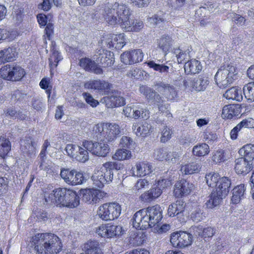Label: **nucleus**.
<instances>
[{"label": "nucleus", "instance_id": "obj_54", "mask_svg": "<svg viewBox=\"0 0 254 254\" xmlns=\"http://www.w3.org/2000/svg\"><path fill=\"white\" fill-rule=\"evenodd\" d=\"M75 159L79 162H85L89 159L88 150L83 146L79 147V150H77Z\"/></svg>", "mask_w": 254, "mask_h": 254}, {"label": "nucleus", "instance_id": "obj_57", "mask_svg": "<svg viewBox=\"0 0 254 254\" xmlns=\"http://www.w3.org/2000/svg\"><path fill=\"white\" fill-rule=\"evenodd\" d=\"M72 198H69L68 207L69 208H74L77 207L80 203L79 196L77 193L72 190Z\"/></svg>", "mask_w": 254, "mask_h": 254}, {"label": "nucleus", "instance_id": "obj_2", "mask_svg": "<svg viewBox=\"0 0 254 254\" xmlns=\"http://www.w3.org/2000/svg\"><path fill=\"white\" fill-rule=\"evenodd\" d=\"M34 249L39 254H57L62 251L60 239L52 233H38L32 238Z\"/></svg>", "mask_w": 254, "mask_h": 254}, {"label": "nucleus", "instance_id": "obj_11", "mask_svg": "<svg viewBox=\"0 0 254 254\" xmlns=\"http://www.w3.org/2000/svg\"><path fill=\"white\" fill-rule=\"evenodd\" d=\"M170 242L174 247L184 248L190 246L192 243V236L186 231H176L170 235Z\"/></svg>", "mask_w": 254, "mask_h": 254}, {"label": "nucleus", "instance_id": "obj_23", "mask_svg": "<svg viewBox=\"0 0 254 254\" xmlns=\"http://www.w3.org/2000/svg\"><path fill=\"white\" fill-rule=\"evenodd\" d=\"M156 89L168 100H173L177 96L175 88L168 83L161 82L158 84Z\"/></svg>", "mask_w": 254, "mask_h": 254}, {"label": "nucleus", "instance_id": "obj_4", "mask_svg": "<svg viewBox=\"0 0 254 254\" xmlns=\"http://www.w3.org/2000/svg\"><path fill=\"white\" fill-rule=\"evenodd\" d=\"M93 131L97 136L103 137L109 142L116 139L121 133L119 125L116 123H100L95 125Z\"/></svg>", "mask_w": 254, "mask_h": 254}, {"label": "nucleus", "instance_id": "obj_52", "mask_svg": "<svg viewBox=\"0 0 254 254\" xmlns=\"http://www.w3.org/2000/svg\"><path fill=\"white\" fill-rule=\"evenodd\" d=\"M205 179L206 183L209 187L215 188L221 178L218 173H210L206 175Z\"/></svg>", "mask_w": 254, "mask_h": 254}, {"label": "nucleus", "instance_id": "obj_55", "mask_svg": "<svg viewBox=\"0 0 254 254\" xmlns=\"http://www.w3.org/2000/svg\"><path fill=\"white\" fill-rule=\"evenodd\" d=\"M79 146L74 144H68L65 147V151L68 156L75 159Z\"/></svg>", "mask_w": 254, "mask_h": 254}, {"label": "nucleus", "instance_id": "obj_12", "mask_svg": "<svg viewBox=\"0 0 254 254\" xmlns=\"http://www.w3.org/2000/svg\"><path fill=\"white\" fill-rule=\"evenodd\" d=\"M80 191L82 200L90 204L99 203L106 195L105 192L94 189L81 190Z\"/></svg>", "mask_w": 254, "mask_h": 254}, {"label": "nucleus", "instance_id": "obj_13", "mask_svg": "<svg viewBox=\"0 0 254 254\" xmlns=\"http://www.w3.org/2000/svg\"><path fill=\"white\" fill-rule=\"evenodd\" d=\"M124 230L121 226L102 224L96 228V233L103 238H112L123 234Z\"/></svg>", "mask_w": 254, "mask_h": 254}, {"label": "nucleus", "instance_id": "obj_7", "mask_svg": "<svg viewBox=\"0 0 254 254\" xmlns=\"http://www.w3.org/2000/svg\"><path fill=\"white\" fill-rule=\"evenodd\" d=\"M121 212L120 205L117 202L105 203L100 205L97 210V215L104 221L113 220L119 217Z\"/></svg>", "mask_w": 254, "mask_h": 254}, {"label": "nucleus", "instance_id": "obj_35", "mask_svg": "<svg viewBox=\"0 0 254 254\" xmlns=\"http://www.w3.org/2000/svg\"><path fill=\"white\" fill-rule=\"evenodd\" d=\"M201 168L200 163L196 162H190L182 164L180 171L185 175H190L198 173Z\"/></svg>", "mask_w": 254, "mask_h": 254}, {"label": "nucleus", "instance_id": "obj_18", "mask_svg": "<svg viewBox=\"0 0 254 254\" xmlns=\"http://www.w3.org/2000/svg\"><path fill=\"white\" fill-rule=\"evenodd\" d=\"M84 86L87 89L96 90L102 94H107L112 85L105 80H94L86 82Z\"/></svg>", "mask_w": 254, "mask_h": 254}, {"label": "nucleus", "instance_id": "obj_42", "mask_svg": "<svg viewBox=\"0 0 254 254\" xmlns=\"http://www.w3.org/2000/svg\"><path fill=\"white\" fill-rule=\"evenodd\" d=\"M132 156L131 152L130 150L126 148L117 149L115 154L113 155L112 158L115 160L124 161L129 160Z\"/></svg>", "mask_w": 254, "mask_h": 254}, {"label": "nucleus", "instance_id": "obj_45", "mask_svg": "<svg viewBox=\"0 0 254 254\" xmlns=\"http://www.w3.org/2000/svg\"><path fill=\"white\" fill-rule=\"evenodd\" d=\"M10 141L4 136H0V156L4 157L11 150Z\"/></svg>", "mask_w": 254, "mask_h": 254}, {"label": "nucleus", "instance_id": "obj_61", "mask_svg": "<svg viewBox=\"0 0 254 254\" xmlns=\"http://www.w3.org/2000/svg\"><path fill=\"white\" fill-rule=\"evenodd\" d=\"M213 8L212 4H210L209 6L205 4V6L200 7L195 12V14L199 17V19H203L205 17V14L208 11H209L211 9Z\"/></svg>", "mask_w": 254, "mask_h": 254}, {"label": "nucleus", "instance_id": "obj_46", "mask_svg": "<svg viewBox=\"0 0 254 254\" xmlns=\"http://www.w3.org/2000/svg\"><path fill=\"white\" fill-rule=\"evenodd\" d=\"M195 235H198L202 237L210 238L213 236L214 231L212 228L208 227L202 229L201 227H196L193 228Z\"/></svg>", "mask_w": 254, "mask_h": 254}, {"label": "nucleus", "instance_id": "obj_3", "mask_svg": "<svg viewBox=\"0 0 254 254\" xmlns=\"http://www.w3.org/2000/svg\"><path fill=\"white\" fill-rule=\"evenodd\" d=\"M230 186V180L225 177L221 178L206 203L207 207L212 208L218 205L228 194Z\"/></svg>", "mask_w": 254, "mask_h": 254}, {"label": "nucleus", "instance_id": "obj_19", "mask_svg": "<svg viewBox=\"0 0 254 254\" xmlns=\"http://www.w3.org/2000/svg\"><path fill=\"white\" fill-rule=\"evenodd\" d=\"M208 78L206 76L199 75L192 79L184 81V85L187 87H191L197 91L204 90L209 84Z\"/></svg>", "mask_w": 254, "mask_h": 254}, {"label": "nucleus", "instance_id": "obj_50", "mask_svg": "<svg viewBox=\"0 0 254 254\" xmlns=\"http://www.w3.org/2000/svg\"><path fill=\"white\" fill-rule=\"evenodd\" d=\"M12 64L2 66L0 69V76L7 80L12 81Z\"/></svg>", "mask_w": 254, "mask_h": 254}, {"label": "nucleus", "instance_id": "obj_20", "mask_svg": "<svg viewBox=\"0 0 254 254\" xmlns=\"http://www.w3.org/2000/svg\"><path fill=\"white\" fill-rule=\"evenodd\" d=\"M132 176L143 177L152 172V166L147 161H138L131 170Z\"/></svg>", "mask_w": 254, "mask_h": 254}, {"label": "nucleus", "instance_id": "obj_47", "mask_svg": "<svg viewBox=\"0 0 254 254\" xmlns=\"http://www.w3.org/2000/svg\"><path fill=\"white\" fill-rule=\"evenodd\" d=\"M148 66L153 69L154 70L158 71L160 73H167L169 70V67L164 64H156L153 61H150L145 63Z\"/></svg>", "mask_w": 254, "mask_h": 254}, {"label": "nucleus", "instance_id": "obj_48", "mask_svg": "<svg viewBox=\"0 0 254 254\" xmlns=\"http://www.w3.org/2000/svg\"><path fill=\"white\" fill-rule=\"evenodd\" d=\"M24 69L18 65L12 64V81H19L25 75Z\"/></svg>", "mask_w": 254, "mask_h": 254}, {"label": "nucleus", "instance_id": "obj_36", "mask_svg": "<svg viewBox=\"0 0 254 254\" xmlns=\"http://www.w3.org/2000/svg\"><path fill=\"white\" fill-rule=\"evenodd\" d=\"M173 44V40L168 35H163L157 41V47L162 51L165 56L167 54Z\"/></svg>", "mask_w": 254, "mask_h": 254}, {"label": "nucleus", "instance_id": "obj_40", "mask_svg": "<svg viewBox=\"0 0 254 254\" xmlns=\"http://www.w3.org/2000/svg\"><path fill=\"white\" fill-rule=\"evenodd\" d=\"M239 153L243 158L252 162L254 159V145L250 143L244 145L239 149Z\"/></svg>", "mask_w": 254, "mask_h": 254}, {"label": "nucleus", "instance_id": "obj_22", "mask_svg": "<svg viewBox=\"0 0 254 254\" xmlns=\"http://www.w3.org/2000/svg\"><path fill=\"white\" fill-rule=\"evenodd\" d=\"M193 185L185 180L177 182L174 186V192L175 195L179 197L184 195L189 194L193 189Z\"/></svg>", "mask_w": 254, "mask_h": 254}, {"label": "nucleus", "instance_id": "obj_43", "mask_svg": "<svg viewBox=\"0 0 254 254\" xmlns=\"http://www.w3.org/2000/svg\"><path fill=\"white\" fill-rule=\"evenodd\" d=\"M51 51L52 55L49 58V62L51 67V72L52 73V70L57 66L58 63L62 60V58L60 53L54 46H53Z\"/></svg>", "mask_w": 254, "mask_h": 254}, {"label": "nucleus", "instance_id": "obj_38", "mask_svg": "<svg viewBox=\"0 0 254 254\" xmlns=\"http://www.w3.org/2000/svg\"><path fill=\"white\" fill-rule=\"evenodd\" d=\"M168 16L162 12L157 13L154 14L152 17H149L147 19L148 22L151 26H158L161 27L163 24L168 21Z\"/></svg>", "mask_w": 254, "mask_h": 254}, {"label": "nucleus", "instance_id": "obj_64", "mask_svg": "<svg viewBox=\"0 0 254 254\" xmlns=\"http://www.w3.org/2000/svg\"><path fill=\"white\" fill-rule=\"evenodd\" d=\"M133 140L130 137L123 136L120 140V145L123 148H131L133 144Z\"/></svg>", "mask_w": 254, "mask_h": 254}, {"label": "nucleus", "instance_id": "obj_8", "mask_svg": "<svg viewBox=\"0 0 254 254\" xmlns=\"http://www.w3.org/2000/svg\"><path fill=\"white\" fill-rule=\"evenodd\" d=\"M126 44V39L124 33L106 34L102 36L98 42L99 46L118 50L122 49Z\"/></svg>", "mask_w": 254, "mask_h": 254}, {"label": "nucleus", "instance_id": "obj_24", "mask_svg": "<svg viewBox=\"0 0 254 254\" xmlns=\"http://www.w3.org/2000/svg\"><path fill=\"white\" fill-rule=\"evenodd\" d=\"M234 168L238 174H247L253 168L252 162L243 157L239 158L235 161Z\"/></svg>", "mask_w": 254, "mask_h": 254}, {"label": "nucleus", "instance_id": "obj_32", "mask_svg": "<svg viewBox=\"0 0 254 254\" xmlns=\"http://www.w3.org/2000/svg\"><path fill=\"white\" fill-rule=\"evenodd\" d=\"M139 91L141 93L145 96L148 100L154 99L157 104H162L163 102L162 98L160 95L157 94L153 89L145 86H140Z\"/></svg>", "mask_w": 254, "mask_h": 254}, {"label": "nucleus", "instance_id": "obj_58", "mask_svg": "<svg viewBox=\"0 0 254 254\" xmlns=\"http://www.w3.org/2000/svg\"><path fill=\"white\" fill-rule=\"evenodd\" d=\"M226 160L224 155V151L222 150H218L214 153L212 160L215 163H220Z\"/></svg>", "mask_w": 254, "mask_h": 254}, {"label": "nucleus", "instance_id": "obj_17", "mask_svg": "<svg viewBox=\"0 0 254 254\" xmlns=\"http://www.w3.org/2000/svg\"><path fill=\"white\" fill-rule=\"evenodd\" d=\"M143 53L140 49L127 51L121 55V61L126 64H131L141 62Z\"/></svg>", "mask_w": 254, "mask_h": 254}, {"label": "nucleus", "instance_id": "obj_59", "mask_svg": "<svg viewBox=\"0 0 254 254\" xmlns=\"http://www.w3.org/2000/svg\"><path fill=\"white\" fill-rule=\"evenodd\" d=\"M172 133V132L170 128L166 126L164 127L161 130V142L165 143L169 140L171 137Z\"/></svg>", "mask_w": 254, "mask_h": 254}, {"label": "nucleus", "instance_id": "obj_44", "mask_svg": "<svg viewBox=\"0 0 254 254\" xmlns=\"http://www.w3.org/2000/svg\"><path fill=\"white\" fill-rule=\"evenodd\" d=\"M192 151L195 156H204L209 153V147L206 143L199 144L193 146Z\"/></svg>", "mask_w": 254, "mask_h": 254}, {"label": "nucleus", "instance_id": "obj_63", "mask_svg": "<svg viewBox=\"0 0 254 254\" xmlns=\"http://www.w3.org/2000/svg\"><path fill=\"white\" fill-rule=\"evenodd\" d=\"M191 219L194 222H198L203 219L202 213L201 212L200 209L196 207L191 212L190 215Z\"/></svg>", "mask_w": 254, "mask_h": 254}, {"label": "nucleus", "instance_id": "obj_27", "mask_svg": "<svg viewBox=\"0 0 254 254\" xmlns=\"http://www.w3.org/2000/svg\"><path fill=\"white\" fill-rule=\"evenodd\" d=\"M15 48L8 47L0 50V64L14 61L17 56Z\"/></svg>", "mask_w": 254, "mask_h": 254}, {"label": "nucleus", "instance_id": "obj_34", "mask_svg": "<svg viewBox=\"0 0 254 254\" xmlns=\"http://www.w3.org/2000/svg\"><path fill=\"white\" fill-rule=\"evenodd\" d=\"M186 204L182 200H179L169 206L168 214L170 217H174L181 213L185 210Z\"/></svg>", "mask_w": 254, "mask_h": 254}, {"label": "nucleus", "instance_id": "obj_16", "mask_svg": "<svg viewBox=\"0 0 254 254\" xmlns=\"http://www.w3.org/2000/svg\"><path fill=\"white\" fill-rule=\"evenodd\" d=\"M65 191L66 188H64L54 189L50 193L45 195V201L49 204L62 207Z\"/></svg>", "mask_w": 254, "mask_h": 254}, {"label": "nucleus", "instance_id": "obj_49", "mask_svg": "<svg viewBox=\"0 0 254 254\" xmlns=\"http://www.w3.org/2000/svg\"><path fill=\"white\" fill-rule=\"evenodd\" d=\"M149 117V112L146 109L136 107L133 111L132 118L134 119L142 118L146 120Z\"/></svg>", "mask_w": 254, "mask_h": 254}, {"label": "nucleus", "instance_id": "obj_29", "mask_svg": "<svg viewBox=\"0 0 254 254\" xmlns=\"http://www.w3.org/2000/svg\"><path fill=\"white\" fill-rule=\"evenodd\" d=\"M101 102L105 103L108 108H114L124 105L125 100L123 97L113 95L103 97Z\"/></svg>", "mask_w": 254, "mask_h": 254}, {"label": "nucleus", "instance_id": "obj_14", "mask_svg": "<svg viewBox=\"0 0 254 254\" xmlns=\"http://www.w3.org/2000/svg\"><path fill=\"white\" fill-rule=\"evenodd\" d=\"M101 49H97L94 55V59L98 64L104 67L112 66L114 63V54L111 51L105 50L101 46Z\"/></svg>", "mask_w": 254, "mask_h": 254}, {"label": "nucleus", "instance_id": "obj_33", "mask_svg": "<svg viewBox=\"0 0 254 254\" xmlns=\"http://www.w3.org/2000/svg\"><path fill=\"white\" fill-rule=\"evenodd\" d=\"M246 188L244 184L235 187L232 190L231 201L234 204L239 203L245 197Z\"/></svg>", "mask_w": 254, "mask_h": 254}, {"label": "nucleus", "instance_id": "obj_31", "mask_svg": "<svg viewBox=\"0 0 254 254\" xmlns=\"http://www.w3.org/2000/svg\"><path fill=\"white\" fill-rule=\"evenodd\" d=\"M241 110L239 105H227L223 107L222 117L224 119H232L233 117L238 116Z\"/></svg>", "mask_w": 254, "mask_h": 254}, {"label": "nucleus", "instance_id": "obj_15", "mask_svg": "<svg viewBox=\"0 0 254 254\" xmlns=\"http://www.w3.org/2000/svg\"><path fill=\"white\" fill-rule=\"evenodd\" d=\"M148 216L144 208L136 212L132 219L133 227L140 230L152 227Z\"/></svg>", "mask_w": 254, "mask_h": 254}, {"label": "nucleus", "instance_id": "obj_60", "mask_svg": "<svg viewBox=\"0 0 254 254\" xmlns=\"http://www.w3.org/2000/svg\"><path fill=\"white\" fill-rule=\"evenodd\" d=\"M175 53L176 54L178 62L181 63L183 61L189 57L190 50L188 49L183 51L180 49H178L175 51Z\"/></svg>", "mask_w": 254, "mask_h": 254}, {"label": "nucleus", "instance_id": "obj_56", "mask_svg": "<svg viewBox=\"0 0 254 254\" xmlns=\"http://www.w3.org/2000/svg\"><path fill=\"white\" fill-rule=\"evenodd\" d=\"M167 153L165 148H157L154 150L153 157L156 160L163 161L165 160Z\"/></svg>", "mask_w": 254, "mask_h": 254}, {"label": "nucleus", "instance_id": "obj_62", "mask_svg": "<svg viewBox=\"0 0 254 254\" xmlns=\"http://www.w3.org/2000/svg\"><path fill=\"white\" fill-rule=\"evenodd\" d=\"M82 96L86 102L92 107H96L98 104L99 102L94 99L92 96L88 93H83Z\"/></svg>", "mask_w": 254, "mask_h": 254}, {"label": "nucleus", "instance_id": "obj_10", "mask_svg": "<svg viewBox=\"0 0 254 254\" xmlns=\"http://www.w3.org/2000/svg\"><path fill=\"white\" fill-rule=\"evenodd\" d=\"M82 145L92 154L99 157H105L110 151L109 145L101 141L93 142L84 140L82 142Z\"/></svg>", "mask_w": 254, "mask_h": 254}, {"label": "nucleus", "instance_id": "obj_51", "mask_svg": "<svg viewBox=\"0 0 254 254\" xmlns=\"http://www.w3.org/2000/svg\"><path fill=\"white\" fill-rule=\"evenodd\" d=\"M243 92L246 98L251 101H254V81L244 86Z\"/></svg>", "mask_w": 254, "mask_h": 254}, {"label": "nucleus", "instance_id": "obj_9", "mask_svg": "<svg viewBox=\"0 0 254 254\" xmlns=\"http://www.w3.org/2000/svg\"><path fill=\"white\" fill-rule=\"evenodd\" d=\"M60 176L65 183L71 186L82 184L86 180L83 173L71 168H62Z\"/></svg>", "mask_w": 254, "mask_h": 254}, {"label": "nucleus", "instance_id": "obj_25", "mask_svg": "<svg viewBox=\"0 0 254 254\" xmlns=\"http://www.w3.org/2000/svg\"><path fill=\"white\" fill-rule=\"evenodd\" d=\"M79 64L86 71H92L97 74L103 73V70L101 67L94 61L88 58L81 59Z\"/></svg>", "mask_w": 254, "mask_h": 254}, {"label": "nucleus", "instance_id": "obj_28", "mask_svg": "<svg viewBox=\"0 0 254 254\" xmlns=\"http://www.w3.org/2000/svg\"><path fill=\"white\" fill-rule=\"evenodd\" d=\"M82 251L84 252L80 254H103L99 243L96 241H89L85 243Z\"/></svg>", "mask_w": 254, "mask_h": 254}, {"label": "nucleus", "instance_id": "obj_39", "mask_svg": "<svg viewBox=\"0 0 254 254\" xmlns=\"http://www.w3.org/2000/svg\"><path fill=\"white\" fill-rule=\"evenodd\" d=\"M224 97L228 100L241 101L243 99L241 89L238 87H233L226 91Z\"/></svg>", "mask_w": 254, "mask_h": 254}, {"label": "nucleus", "instance_id": "obj_53", "mask_svg": "<svg viewBox=\"0 0 254 254\" xmlns=\"http://www.w3.org/2000/svg\"><path fill=\"white\" fill-rule=\"evenodd\" d=\"M149 182L146 179H140L137 181L132 188V191L137 193L149 187Z\"/></svg>", "mask_w": 254, "mask_h": 254}, {"label": "nucleus", "instance_id": "obj_37", "mask_svg": "<svg viewBox=\"0 0 254 254\" xmlns=\"http://www.w3.org/2000/svg\"><path fill=\"white\" fill-rule=\"evenodd\" d=\"M200 62L195 59L188 61L185 63L184 69L188 74H195L199 72L202 69Z\"/></svg>", "mask_w": 254, "mask_h": 254}, {"label": "nucleus", "instance_id": "obj_26", "mask_svg": "<svg viewBox=\"0 0 254 254\" xmlns=\"http://www.w3.org/2000/svg\"><path fill=\"white\" fill-rule=\"evenodd\" d=\"M132 129L137 136H145L153 132V128L146 122H139L133 125Z\"/></svg>", "mask_w": 254, "mask_h": 254}, {"label": "nucleus", "instance_id": "obj_41", "mask_svg": "<svg viewBox=\"0 0 254 254\" xmlns=\"http://www.w3.org/2000/svg\"><path fill=\"white\" fill-rule=\"evenodd\" d=\"M21 149L24 153L31 154L35 151V143L31 138L21 140Z\"/></svg>", "mask_w": 254, "mask_h": 254}, {"label": "nucleus", "instance_id": "obj_6", "mask_svg": "<svg viewBox=\"0 0 254 254\" xmlns=\"http://www.w3.org/2000/svg\"><path fill=\"white\" fill-rule=\"evenodd\" d=\"M237 77L236 67L232 65L221 67L215 75V80L220 88H225L230 84Z\"/></svg>", "mask_w": 254, "mask_h": 254}, {"label": "nucleus", "instance_id": "obj_21", "mask_svg": "<svg viewBox=\"0 0 254 254\" xmlns=\"http://www.w3.org/2000/svg\"><path fill=\"white\" fill-rule=\"evenodd\" d=\"M144 209L148 216L151 227L158 226L159 222L162 218V210L160 206L155 205Z\"/></svg>", "mask_w": 254, "mask_h": 254}, {"label": "nucleus", "instance_id": "obj_30", "mask_svg": "<svg viewBox=\"0 0 254 254\" xmlns=\"http://www.w3.org/2000/svg\"><path fill=\"white\" fill-rule=\"evenodd\" d=\"M162 193L161 189L155 187L142 193L139 196V199L144 202H150L158 198Z\"/></svg>", "mask_w": 254, "mask_h": 254}, {"label": "nucleus", "instance_id": "obj_1", "mask_svg": "<svg viewBox=\"0 0 254 254\" xmlns=\"http://www.w3.org/2000/svg\"><path fill=\"white\" fill-rule=\"evenodd\" d=\"M102 14L109 25L121 24L122 27L127 31L138 32L143 27V22L141 20L135 19L131 22L129 20L130 15L129 8L118 2L106 6Z\"/></svg>", "mask_w": 254, "mask_h": 254}, {"label": "nucleus", "instance_id": "obj_5", "mask_svg": "<svg viewBox=\"0 0 254 254\" xmlns=\"http://www.w3.org/2000/svg\"><path fill=\"white\" fill-rule=\"evenodd\" d=\"M111 167V163L106 162L100 168L95 170L92 180L95 186L102 188L105 184L112 181L113 172Z\"/></svg>", "mask_w": 254, "mask_h": 254}]
</instances>
